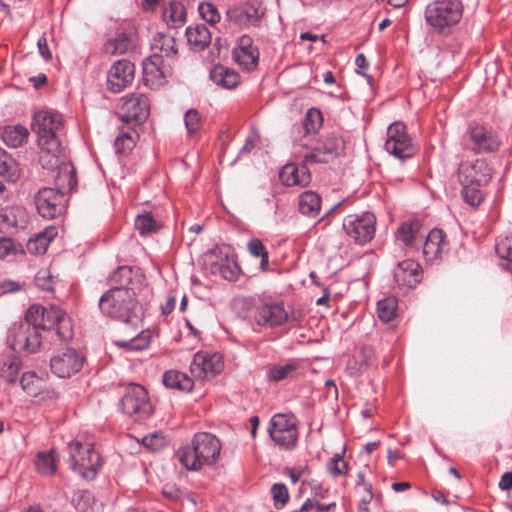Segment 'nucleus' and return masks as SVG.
<instances>
[{
    "label": "nucleus",
    "instance_id": "nucleus-1",
    "mask_svg": "<svg viewBox=\"0 0 512 512\" xmlns=\"http://www.w3.org/2000/svg\"><path fill=\"white\" fill-rule=\"evenodd\" d=\"M221 448V442L214 434L199 432L193 436L190 445L179 448L175 456L185 469L199 471L216 464Z\"/></svg>",
    "mask_w": 512,
    "mask_h": 512
},
{
    "label": "nucleus",
    "instance_id": "nucleus-2",
    "mask_svg": "<svg viewBox=\"0 0 512 512\" xmlns=\"http://www.w3.org/2000/svg\"><path fill=\"white\" fill-rule=\"evenodd\" d=\"M101 312L113 319L124 323H136L142 316L136 292L127 286H114L99 299Z\"/></svg>",
    "mask_w": 512,
    "mask_h": 512
},
{
    "label": "nucleus",
    "instance_id": "nucleus-3",
    "mask_svg": "<svg viewBox=\"0 0 512 512\" xmlns=\"http://www.w3.org/2000/svg\"><path fill=\"white\" fill-rule=\"evenodd\" d=\"M22 322L30 323L39 332L41 330L55 331L61 341H68L73 337L70 317L55 305H51L49 308L38 304L30 306Z\"/></svg>",
    "mask_w": 512,
    "mask_h": 512
},
{
    "label": "nucleus",
    "instance_id": "nucleus-4",
    "mask_svg": "<svg viewBox=\"0 0 512 512\" xmlns=\"http://www.w3.org/2000/svg\"><path fill=\"white\" fill-rule=\"evenodd\" d=\"M63 127L62 116L55 111L42 110L34 113L31 123L33 132L38 135V145L41 149V161L44 156H52L57 162V155L60 154V140L58 132Z\"/></svg>",
    "mask_w": 512,
    "mask_h": 512
},
{
    "label": "nucleus",
    "instance_id": "nucleus-5",
    "mask_svg": "<svg viewBox=\"0 0 512 512\" xmlns=\"http://www.w3.org/2000/svg\"><path fill=\"white\" fill-rule=\"evenodd\" d=\"M491 178V169L483 159L462 161L458 167V181L462 186V197L471 206L479 205L483 200L481 187Z\"/></svg>",
    "mask_w": 512,
    "mask_h": 512
},
{
    "label": "nucleus",
    "instance_id": "nucleus-6",
    "mask_svg": "<svg viewBox=\"0 0 512 512\" xmlns=\"http://www.w3.org/2000/svg\"><path fill=\"white\" fill-rule=\"evenodd\" d=\"M462 15L463 4L459 0H435L425 9L426 23L438 33L458 24Z\"/></svg>",
    "mask_w": 512,
    "mask_h": 512
},
{
    "label": "nucleus",
    "instance_id": "nucleus-7",
    "mask_svg": "<svg viewBox=\"0 0 512 512\" xmlns=\"http://www.w3.org/2000/svg\"><path fill=\"white\" fill-rule=\"evenodd\" d=\"M68 450L70 469L86 480L94 479L100 467V456L93 445L71 442Z\"/></svg>",
    "mask_w": 512,
    "mask_h": 512
},
{
    "label": "nucleus",
    "instance_id": "nucleus-8",
    "mask_svg": "<svg viewBox=\"0 0 512 512\" xmlns=\"http://www.w3.org/2000/svg\"><path fill=\"white\" fill-rule=\"evenodd\" d=\"M121 411L135 421L147 419L153 413V406L144 387L130 384L120 401Z\"/></svg>",
    "mask_w": 512,
    "mask_h": 512
},
{
    "label": "nucleus",
    "instance_id": "nucleus-9",
    "mask_svg": "<svg viewBox=\"0 0 512 512\" xmlns=\"http://www.w3.org/2000/svg\"><path fill=\"white\" fill-rule=\"evenodd\" d=\"M41 333L30 323L15 322L8 330L7 344L15 352L35 353L41 345Z\"/></svg>",
    "mask_w": 512,
    "mask_h": 512
},
{
    "label": "nucleus",
    "instance_id": "nucleus-10",
    "mask_svg": "<svg viewBox=\"0 0 512 512\" xmlns=\"http://www.w3.org/2000/svg\"><path fill=\"white\" fill-rule=\"evenodd\" d=\"M268 433L280 448L285 450L294 449L298 439L295 417L281 413L274 415L270 420Z\"/></svg>",
    "mask_w": 512,
    "mask_h": 512
},
{
    "label": "nucleus",
    "instance_id": "nucleus-11",
    "mask_svg": "<svg viewBox=\"0 0 512 512\" xmlns=\"http://www.w3.org/2000/svg\"><path fill=\"white\" fill-rule=\"evenodd\" d=\"M385 149L389 154L401 160L415 155L417 147L407 134L404 123L394 122L388 127Z\"/></svg>",
    "mask_w": 512,
    "mask_h": 512
},
{
    "label": "nucleus",
    "instance_id": "nucleus-12",
    "mask_svg": "<svg viewBox=\"0 0 512 512\" xmlns=\"http://www.w3.org/2000/svg\"><path fill=\"white\" fill-rule=\"evenodd\" d=\"M376 217L370 212L351 214L344 218L343 229L358 244L372 240L375 234Z\"/></svg>",
    "mask_w": 512,
    "mask_h": 512
},
{
    "label": "nucleus",
    "instance_id": "nucleus-13",
    "mask_svg": "<svg viewBox=\"0 0 512 512\" xmlns=\"http://www.w3.org/2000/svg\"><path fill=\"white\" fill-rule=\"evenodd\" d=\"M265 13L266 8L262 2L251 0L243 5L229 8L226 12V18L234 26L243 29L250 26H259Z\"/></svg>",
    "mask_w": 512,
    "mask_h": 512
},
{
    "label": "nucleus",
    "instance_id": "nucleus-14",
    "mask_svg": "<svg viewBox=\"0 0 512 512\" xmlns=\"http://www.w3.org/2000/svg\"><path fill=\"white\" fill-rule=\"evenodd\" d=\"M345 143L338 134L331 133L321 139L313 150L304 156L306 163H328L344 151Z\"/></svg>",
    "mask_w": 512,
    "mask_h": 512
},
{
    "label": "nucleus",
    "instance_id": "nucleus-15",
    "mask_svg": "<svg viewBox=\"0 0 512 512\" xmlns=\"http://www.w3.org/2000/svg\"><path fill=\"white\" fill-rule=\"evenodd\" d=\"M150 113V101L146 95L133 93L121 98L120 118L124 122L145 121Z\"/></svg>",
    "mask_w": 512,
    "mask_h": 512
},
{
    "label": "nucleus",
    "instance_id": "nucleus-16",
    "mask_svg": "<svg viewBox=\"0 0 512 512\" xmlns=\"http://www.w3.org/2000/svg\"><path fill=\"white\" fill-rule=\"evenodd\" d=\"M84 362V357L74 348H66L57 352L50 360V367L60 378L70 377L78 372Z\"/></svg>",
    "mask_w": 512,
    "mask_h": 512
},
{
    "label": "nucleus",
    "instance_id": "nucleus-17",
    "mask_svg": "<svg viewBox=\"0 0 512 512\" xmlns=\"http://www.w3.org/2000/svg\"><path fill=\"white\" fill-rule=\"evenodd\" d=\"M65 197L54 188L45 187L35 196L38 213L46 219H53L64 210Z\"/></svg>",
    "mask_w": 512,
    "mask_h": 512
},
{
    "label": "nucleus",
    "instance_id": "nucleus-18",
    "mask_svg": "<svg viewBox=\"0 0 512 512\" xmlns=\"http://www.w3.org/2000/svg\"><path fill=\"white\" fill-rule=\"evenodd\" d=\"M134 76V64L126 59L118 60L108 70L107 87L111 92L119 93L132 83Z\"/></svg>",
    "mask_w": 512,
    "mask_h": 512
},
{
    "label": "nucleus",
    "instance_id": "nucleus-19",
    "mask_svg": "<svg viewBox=\"0 0 512 512\" xmlns=\"http://www.w3.org/2000/svg\"><path fill=\"white\" fill-rule=\"evenodd\" d=\"M254 319L260 326L276 327L289 321L290 313L282 302L263 303L256 307Z\"/></svg>",
    "mask_w": 512,
    "mask_h": 512
},
{
    "label": "nucleus",
    "instance_id": "nucleus-20",
    "mask_svg": "<svg viewBox=\"0 0 512 512\" xmlns=\"http://www.w3.org/2000/svg\"><path fill=\"white\" fill-rule=\"evenodd\" d=\"M223 363L217 354L198 352L190 364L191 374L198 379H211L221 372Z\"/></svg>",
    "mask_w": 512,
    "mask_h": 512
},
{
    "label": "nucleus",
    "instance_id": "nucleus-21",
    "mask_svg": "<svg viewBox=\"0 0 512 512\" xmlns=\"http://www.w3.org/2000/svg\"><path fill=\"white\" fill-rule=\"evenodd\" d=\"M393 278L401 289L414 288L421 280L420 265L412 259L403 260L394 268Z\"/></svg>",
    "mask_w": 512,
    "mask_h": 512
},
{
    "label": "nucleus",
    "instance_id": "nucleus-22",
    "mask_svg": "<svg viewBox=\"0 0 512 512\" xmlns=\"http://www.w3.org/2000/svg\"><path fill=\"white\" fill-rule=\"evenodd\" d=\"M50 157L51 159L46 161V164L56 165L58 167L57 172L54 176V189L61 193L63 197H65V194L72 190L77 184L76 170L71 163L59 164L58 161L55 163V158H53L52 156ZM42 162L45 163V160Z\"/></svg>",
    "mask_w": 512,
    "mask_h": 512
},
{
    "label": "nucleus",
    "instance_id": "nucleus-23",
    "mask_svg": "<svg viewBox=\"0 0 512 512\" xmlns=\"http://www.w3.org/2000/svg\"><path fill=\"white\" fill-rule=\"evenodd\" d=\"M233 54L236 62L246 70L254 69L258 63V49L253 46L252 39L248 35L239 38L238 46L234 49Z\"/></svg>",
    "mask_w": 512,
    "mask_h": 512
},
{
    "label": "nucleus",
    "instance_id": "nucleus-24",
    "mask_svg": "<svg viewBox=\"0 0 512 512\" xmlns=\"http://www.w3.org/2000/svg\"><path fill=\"white\" fill-rule=\"evenodd\" d=\"M425 237L422 224L419 220L413 219L403 222L396 232V239L407 247H417Z\"/></svg>",
    "mask_w": 512,
    "mask_h": 512
},
{
    "label": "nucleus",
    "instance_id": "nucleus-25",
    "mask_svg": "<svg viewBox=\"0 0 512 512\" xmlns=\"http://www.w3.org/2000/svg\"><path fill=\"white\" fill-rule=\"evenodd\" d=\"M279 177L286 186H307L310 183L311 175L306 165L286 164L282 167Z\"/></svg>",
    "mask_w": 512,
    "mask_h": 512
},
{
    "label": "nucleus",
    "instance_id": "nucleus-26",
    "mask_svg": "<svg viewBox=\"0 0 512 512\" xmlns=\"http://www.w3.org/2000/svg\"><path fill=\"white\" fill-rule=\"evenodd\" d=\"M29 222V214L21 205L8 206L0 210V226L3 229L25 228Z\"/></svg>",
    "mask_w": 512,
    "mask_h": 512
},
{
    "label": "nucleus",
    "instance_id": "nucleus-27",
    "mask_svg": "<svg viewBox=\"0 0 512 512\" xmlns=\"http://www.w3.org/2000/svg\"><path fill=\"white\" fill-rule=\"evenodd\" d=\"M448 242L446 235L441 229H432L425 237L423 243V254L427 261L438 259L444 249L447 247Z\"/></svg>",
    "mask_w": 512,
    "mask_h": 512
},
{
    "label": "nucleus",
    "instance_id": "nucleus-28",
    "mask_svg": "<svg viewBox=\"0 0 512 512\" xmlns=\"http://www.w3.org/2000/svg\"><path fill=\"white\" fill-rule=\"evenodd\" d=\"M210 271L212 274L220 275L223 279L234 281L239 274V267L234 256L228 253L223 254L220 251V256L210 264Z\"/></svg>",
    "mask_w": 512,
    "mask_h": 512
},
{
    "label": "nucleus",
    "instance_id": "nucleus-29",
    "mask_svg": "<svg viewBox=\"0 0 512 512\" xmlns=\"http://www.w3.org/2000/svg\"><path fill=\"white\" fill-rule=\"evenodd\" d=\"M152 55L149 57L162 60L163 57H170L177 53L175 39L171 35L158 33L151 42Z\"/></svg>",
    "mask_w": 512,
    "mask_h": 512
},
{
    "label": "nucleus",
    "instance_id": "nucleus-30",
    "mask_svg": "<svg viewBox=\"0 0 512 512\" xmlns=\"http://www.w3.org/2000/svg\"><path fill=\"white\" fill-rule=\"evenodd\" d=\"M162 60L148 57L143 62V80L146 86L154 89L164 84V73L160 68Z\"/></svg>",
    "mask_w": 512,
    "mask_h": 512
},
{
    "label": "nucleus",
    "instance_id": "nucleus-31",
    "mask_svg": "<svg viewBox=\"0 0 512 512\" xmlns=\"http://www.w3.org/2000/svg\"><path fill=\"white\" fill-rule=\"evenodd\" d=\"M210 79L218 86L225 89L236 87L240 77L236 71L223 65H215L210 70Z\"/></svg>",
    "mask_w": 512,
    "mask_h": 512
},
{
    "label": "nucleus",
    "instance_id": "nucleus-32",
    "mask_svg": "<svg viewBox=\"0 0 512 512\" xmlns=\"http://www.w3.org/2000/svg\"><path fill=\"white\" fill-rule=\"evenodd\" d=\"M185 35L189 45L195 50H204L211 42V33L204 24L188 26Z\"/></svg>",
    "mask_w": 512,
    "mask_h": 512
},
{
    "label": "nucleus",
    "instance_id": "nucleus-33",
    "mask_svg": "<svg viewBox=\"0 0 512 512\" xmlns=\"http://www.w3.org/2000/svg\"><path fill=\"white\" fill-rule=\"evenodd\" d=\"M470 139L474 143V149L477 151H494L498 147V142L494 139L484 127L475 126L469 131Z\"/></svg>",
    "mask_w": 512,
    "mask_h": 512
},
{
    "label": "nucleus",
    "instance_id": "nucleus-34",
    "mask_svg": "<svg viewBox=\"0 0 512 512\" xmlns=\"http://www.w3.org/2000/svg\"><path fill=\"white\" fill-rule=\"evenodd\" d=\"M29 131L22 125H8L2 129L1 138L4 143L12 148L23 145L28 138Z\"/></svg>",
    "mask_w": 512,
    "mask_h": 512
},
{
    "label": "nucleus",
    "instance_id": "nucleus-35",
    "mask_svg": "<svg viewBox=\"0 0 512 512\" xmlns=\"http://www.w3.org/2000/svg\"><path fill=\"white\" fill-rule=\"evenodd\" d=\"M298 207L301 214L317 217L321 208V198L314 191H305L299 196Z\"/></svg>",
    "mask_w": 512,
    "mask_h": 512
},
{
    "label": "nucleus",
    "instance_id": "nucleus-36",
    "mask_svg": "<svg viewBox=\"0 0 512 512\" xmlns=\"http://www.w3.org/2000/svg\"><path fill=\"white\" fill-rule=\"evenodd\" d=\"M163 384L167 388L189 392L194 386V381L182 372L170 370L163 375Z\"/></svg>",
    "mask_w": 512,
    "mask_h": 512
},
{
    "label": "nucleus",
    "instance_id": "nucleus-37",
    "mask_svg": "<svg viewBox=\"0 0 512 512\" xmlns=\"http://www.w3.org/2000/svg\"><path fill=\"white\" fill-rule=\"evenodd\" d=\"M162 16L167 25L178 27L185 22L186 11L181 2L171 1L164 6Z\"/></svg>",
    "mask_w": 512,
    "mask_h": 512
},
{
    "label": "nucleus",
    "instance_id": "nucleus-38",
    "mask_svg": "<svg viewBox=\"0 0 512 512\" xmlns=\"http://www.w3.org/2000/svg\"><path fill=\"white\" fill-rule=\"evenodd\" d=\"M133 41L131 34L126 32H118L115 37L109 39L103 47L105 53L110 55L124 54L132 46Z\"/></svg>",
    "mask_w": 512,
    "mask_h": 512
},
{
    "label": "nucleus",
    "instance_id": "nucleus-39",
    "mask_svg": "<svg viewBox=\"0 0 512 512\" xmlns=\"http://www.w3.org/2000/svg\"><path fill=\"white\" fill-rule=\"evenodd\" d=\"M22 389L30 396L36 397L40 395L47 387L44 378L36 375L35 372H26L20 379Z\"/></svg>",
    "mask_w": 512,
    "mask_h": 512
},
{
    "label": "nucleus",
    "instance_id": "nucleus-40",
    "mask_svg": "<svg viewBox=\"0 0 512 512\" xmlns=\"http://www.w3.org/2000/svg\"><path fill=\"white\" fill-rule=\"evenodd\" d=\"M38 472L45 476L55 474L57 468V456L54 449L49 452H39L36 458Z\"/></svg>",
    "mask_w": 512,
    "mask_h": 512
},
{
    "label": "nucleus",
    "instance_id": "nucleus-41",
    "mask_svg": "<svg viewBox=\"0 0 512 512\" xmlns=\"http://www.w3.org/2000/svg\"><path fill=\"white\" fill-rule=\"evenodd\" d=\"M115 344L126 351H142L149 346L150 336L141 332L129 340H118Z\"/></svg>",
    "mask_w": 512,
    "mask_h": 512
},
{
    "label": "nucleus",
    "instance_id": "nucleus-42",
    "mask_svg": "<svg viewBox=\"0 0 512 512\" xmlns=\"http://www.w3.org/2000/svg\"><path fill=\"white\" fill-rule=\"evenodd\" d=\"M397 311V300L394 297L384 298L377 303V314L381 321L389 322L394 319Z\"/></svg>",
    "mask_w": 512,
    "mask_h": 512
},
{
    "label": "nucleus",
    "instance_id": "nucleus-43",
    "mask_svg": "<svg viewBox=\"0 0 512 512\" xmlns=\"http://www.w3.org/2000/svg\"><path fill=\"white\" fill-rule=\"evenodd\" d=\"M135 229L142 235L147 236L159 229L158 222L150 213L140 214L135 218Z\"/></svg>",
    "mask_w": 512,
    "mask_h": 512
},
{
    "label": "nucleus",
    "instance_id": "nucleus-44",
    "mask_svg": "<svg viewBox=\"0 0 512 512\" xmlns=\"http://www.w3.org/2000/svg\"><path fill=\"white\" fill-rule=\"evenodd\" d=\"M20 366L21 362L16 357L7 360L1 368V378L9 384H15L18 379Z\"/></svg>",
    "mask_w": 512,
    "mask_h": 512
},
{
    "label": "nucleus",
    "instance_id": "nucleus-45",
    "mask_svg": "<svg viewBox=\"0 0 512 512\" xmlns=\"http://www.w3.org/2000/svg\"><path fill=\"white\" fill-rule=\"evenodd\" d=\"M0 175L7 177L11 182H14L18 178L15 162L2 149H0Z\"/></svg>",
    "mask_w": 512,
    "mask_h": 512
},
{
    "label": "nucleus",
    "instance_id": "nucleus-46",
    "mask_svg": "<svg viewBox=\"0 0 512 512\" xmlns=\"http://www.w3.org/2000/svg\"><path fill=\"white\" fill-rule=\"evenodd\" d=\"M247 248H248L249 253L253 257L261 258V263H260L261 269L267 270L269 257H268V252L266 251L262 241L258 238L251 239L248 242Z\"/></svg>",
    "mask_w": 512,
    "mask_h": 512
},
{
    "label": "nucleus",
    "instance_id": "nucleus-47",
    "mask_svg": "<svg viewBox=\"0 0 512 512\" xmlns=\"http://www.w3.org/2000/svg\"><path fill=\"white\" fill-rule=\"evenodd\" d=\"M23 253V247L19 242L8 237L0 238V259Z\"/></svg>",
    "mask_w": 512,
    "mask_h": 512
},
{
    "label": "nucleus",
    "instance_id": "nucleus-48",
    "mask_svg": "<svg viewBox=\"0 0 512 512\" xmlns=\"http://www.w3.org/2000/svg\"><path fill=\"white\" fill-rule=\"evenodd\" d=\"M297 368L294 362H289L285 365L272 366L268 371V378L270 381L278 382L287 378Z\"/></svg>",
    "mask_w": 512,
    "mask_h": 512
},
{
    "label": "nucleus",
    "instance_id": "nucleus-49",
    "mask_svg": "<svg viewBox=\"0 0 512 512\" xmlns=\"http://www.w3.org/2000/svg\"><path fill=\"white\" fill-rule=\"evenodd\" d=\"M323 118L320 110L310 108L305 116L303 126L307 133L316 132L322 125Z\"/></svg>",
    "mask_w": 512,
    "mask_h": 512
},
{
    "label": "nucleus",
    "instance_id": "nucleus-50",
    "mask_svg": "<svg viewBox=\"0 0 512 512\" xmlns=\"http://www.w3.org/2000/svg\"><path fill=\"white\" fill-rule=\"evenodd\" d=\"M271 495L276 509L283 508L289 499L288 489L283 483H275L271 487Z\"/></svg>",
    "mask_w": 512,
    "mask_h": 512
},
{
    "label": "nucleus",
    "instance_id": "nucleus-51",
    "mask_svg": "<svg viewBox=\"0 0 512 512\" xmlns=\"http://www.w3.org/2000/svg\"><path fill=\"white\" fill-rule=\"evenodd\" d=\"M327 470L334 477L343 476L348 471V464L343 460L341 455L335 454L327 462Z\"/></svg>",
    "mask_w": 512,
    "mask_h": 512
},
{
    "label": "nucleus",
    "instance_id": "nucleus-52",
    "mask_svg": "<svg viewBox=\"0 0 512 512\" xmlns=\"http://www.w3.org/2000/svg\"><path fill=\"white\" fill-rule=\"evenodd\" d=\"M184 122L189 134H194L201 129L202 119L199 112L195 109H189L184 115Z\"/></svg>",
    "mask_w": 512,
    "mask_h": 512
},
{
    "label": "nucleus",
    "instance_id": "nucleus-53",
    "mask_svg": "<svg viewBox=\"0 0 512 512\" xmlns=\"http://www.w3.org/2000/svg\"><path fill=\"white\" fill-rule=\"evenodd\" d=\"M498 256L512 262V234L500 238L495 245Z\"/></svg>",
    "mask_w": 512,
    "mask_h": 512
},
{
    "label": "nucleus",
    "instance_id": "nucleus-54",
    "mask_svg": "<svg viewBox=\"0 0 512 512\" xmlns=\"http://www.w3.org/2000/svg\"><path fill=\"white\" fill-rule=\"evenodd\" d=\"M73 504L79 511H86L93 503V495L88 490H79L74 494Z\"/></svg>",
    "mask_w": 512,
    "mask_h": 512
},
{
    "label": "nucleus",
    "instance_id": "nucleus-55",
    "mask_svg": "<svg viewBox=\"0 0 512 512\" xmlns=\"http://www.w3.org/2000/svg\"><path fill=\"white\" fill-rule=\"evenodd\" d=\"M199 13L202 18L211 24H216L220 21V14L217 8L211 3H202L199 5Z\"/></svg>",
    "mask_w": 512,
    "mask_h": 512
},
{
    "label": "nucleus",
    "instance_id": "nucleus-56",
    "mask_svg": "<svg viewBox=\"0 0 512 512\" xmlns=\"http://www.w3.org/2000/svg\"><path fill=\"white\" fill-rule=\"evenodd\" d=\"M142 444L151 451H157L164 446L165 440L160 433H152L142 438Z\"/></svg>",
    "mask_w": 512,
    "mask_h": 512
},
{
    "label": "nucleus",
    "instance_id": "nucleus-57",
    "mask_svg": "<svg viewBox=\"0 0 512 512\" xmlns=\"http://www.w3.org/2000/svg\"><path fill=\"white\" fill-rule=\"evenodd\" d=\"M48 245L47 238L37 234L34 239L29 240L27 247L30 252L43 254L46 252Z\"/></svg>",
    "mask_w": 512,
    "mask_h": 512
},
{
    "label": "nucleus",
    "instance_id": "nucleus-58",
    "mask_svg": "<svg viewBox=\"0 0 512 512\" xmlns=\"http://www.w3.org/2000/svg\"><path fill=\"white\" fill-rule=\"evenodd\" d=\"M132 269L128 266L118 267L112 274V281L120 286H125L126 282L130 280Z\"/></svg>",
    "mask_w": 512,
    "mask_h": 512
},
{
    "label": "nucleus",
    "instance_id": "nucleus-59",
    "mask_svg": "<svg viewBox=\"0 0 512 512\" xmlns=\"http://www.w3.org/2000/svg\"><path fill=\"white\" fill-rule=\"evenodd\" d=\"M335 503L322 504L317 501H312L311 499H307L301 506L298 512L308 511L310 509H315L317 512H329L335 507Z\"/></svg>",
    "mask_w": 512,
    "mask_h": 512
},
{
    "label": "nucleus",
    "instance_id": "nucleus-60",
    "mask_svg": "<svg viewBox=\"0 0 512 512\" xmlns=\"http://www.w3.org/2000/svg\"><path fill=\"white\" fill-rule=\"evenodd\" d=\"M114 145L118 153H123L126 150L132 149L134 141L130 135L124 133L116 138Z\"/></svg>",
    "mask_w": 512,
    "mask_h": 512
},
{
    "label": "nucleus",
    "instance_id": "nucleus-61",
    "mask_svg": "<svg viewBox=\"0 0 512 512\" xmlns=\"http://www.w3.org/2000/svg\"><path fill=\"white\" fill-rule=\"evenodd\" d=\"M0 288L4 293H13L21 290L22 286L17 281L5 279L0 282Z\"/></svg>",
    "mask_w": 512,
    "mask_h": 512
},
{
    "label": "nucleus",
    "instance_id": "nucleus-62",
    "mask_svg": "<svg viewBox=\"0 0 512 512\" xmlns=\"http://www.w3.org/2000/svg\"><path fill=\"white\" fill-rule=\"evenodd\" d=\"M37 46H38L40 55L46 61H48L52 58V53L48 47L47 39L44 36H42L38 39Z\"/></svg>",
    "mask_w": 512,
    "mask_h": 512
},
{
    "label": "nucleus",
    "instance_id": "nucleus-63",
    "mask_svg": "<svg viewBox=\"0 0 512 512\" xmlns=\"http://www.w3.org/2000/svg\"><path fill=\"white\" fill-rule=\"evenodd\" d=\"M372 486H366L365 495L361 498L359 503L360 511L369 512L368 504L373 499Z\"/></svg>",
    "mask_w": 512,
    "mask_h": 512
},
{
    "label": "nucleus",
    "instance_id": "nucleus-64",
    "mask_svg": "<svg viewBox=\"0 0 512 512\" xmlns=\"http://www.w3.org/2000/svg\"><path fill=\"white\" fill-rule=\"evenodd\" d=\"M499 488L501 490H510L512 488V472H506L502 475L499 481Z\"/></svg>",
    "mask_w": 512,
    "mask_h": 512
}]
</instances>
